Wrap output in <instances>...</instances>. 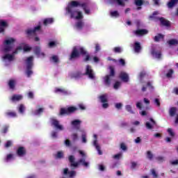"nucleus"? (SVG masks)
I'll return each mask as SVG.
<instances>
[{"label": "nucleus", "mask_w": 178, "mask_h": 178, "mask_svg": "<svg viewBox=\"0 0 178 178\" xmlns=\"http://www.w3.org/2000/svg\"><path fill=\"white\" fill-rule=\"evenodd\" d=\"M147 33H148V31L147 29H138L134 31V33L135 34V35H138V36L145 35H147Z\"/></svg>", "instance_id": "b1692460"}, {"label": "nucleus", "mask_w": 178, "mask_h": 178, "mask_svg": "<svg viewBox=\"0 0 178 178\" xmlns=\"http://www.w3.org/2000/svg\"><path fill=\"white\" fill-rule=\"evenodd\" d=\"M178 3V0H170L168 3V8H173L175 5H177Z\"/></svg>", "instance_id": "58836bf2"}, {"label": "nucleus", "mask_w": 178, "mask_h": 178, "mask_svg": "<svg viewBox=\"0 0 178 178\" xmlns=\"http://www.w3.org/2000/svg\"><path fill=\"white\" fill-rule=\"evenodd\" d=\"M54 23V18H46L43 21V24L44 26H48V24H52Z\"/></svg>", "instance_id": "c9c22d12"}, {"label": "nucleus", "mask_w": 178, "mask_h": 178, "mask_svg": "<svg viewBox=\"0 0 178 178\" xmlns=\"http://www.w3.org/2000/svg\"><path fill=\"white\" fill-rule=\"evenodd\" d=\"M77 6H80V1H71L65 8V15L69 16L71 19L79 20L75 24L74 27L76 30L80 31L83 30V29H86V24H84L83 21L84 18L83 11L77 8Z\"/></svg>", "instance_id": "f03ea898"}, {"label": "nucleus", "mask_w": 178, "mask_h": 178, "mask_svg": "<svg viewBox=\"0 0 178 178\" xmlns=\"http://www.w3.org/2000/svg\"><path fill=\"white\" fill-rule=\"evenodd\" d=\"M64 175H67L69 177L73 178L76 176V171L74 170L69 171L67 168H65L64 170Z\"/></svg>", "instance_id": "bb28decb"}, {"label": "nucleus", "mask_w": 178, "mask_h": 178, "mask_svg": "<svg viewBox=\"0 0 178 178\" xmlns=\"http://www.w3.org/2000/svg\"><path fill=\"white\" fill-rule=\"evenodd\" d=\"M125 109L127 111V112H129V113H134V111H133V107L130 104L126 105Z\"/></svg>", "instance_id": "49530a36"}, {"label": "nucleus", "mask_w": 178, "mask_h": 178, "mask_svg": "<svg viewBox=\"0 0 178 178\" xmlns=\"http://www.w3.org/2000/svg\"><path fill=\"white\" fill-rule=\"evenodd\" d=\"M50 61L52 63H59V57L56 55H53L50 57Z\"/></svg>", "instance_id": "72a5a7b5"}, {"label": "nucleus", "mask_w": 178, "mask_h": 178, "mask_svg": "<svg viewBox=\"0 0 178 178\" xmlns=\"http://www.w3.org/2000/svg\"><path fill=\"white\" fill-rule=\"evenodd\" d=\"M18 112L21 115H24V112H26V106H24L23 104L18 106Z\"/></svg>", "instance_id": "f704fd0d"}, {"label": "nucleus", "mask_w": 178, "mask_h": 178, "mask_svg": "<svg viewBox=\"0 0 178 178\" xmlns=\"http://www.w3.org/2000/svg\"><path fill=\"white\" fill-rule=\"evenodd\" d=\"M17 40L15 38H6L3 42L0 51L1 52V62L5 66H9L12 62L16 59L15 56L23 51L24 52H29L31 51V47L26 43H22L13 49V44H16Z\"/></svg>", "instance_id": "f257e3e1"}, {"label": "nucleus", "mask_w": 178, "mask_h": 178, "mask_svg": "<svg viewBox=\"0 0 178 178\" xmlns=\"http://www.w3.org/2000/svg\"><path fill=\"white\" fill-rule=\"evenodd\" d=\"M87 51L83 46H75L72 48V53L70 56V60H74L80 56V55H86Z\"/></svg>", "instance_id": "7ed1b4c3"}, {"label": "nucleus", "mask_w": 178, "mask_h": 178, "mask_svg": "<svg viewBox=\"0 0 178 178\" xmlns=\"http://www.w3.org/2000/svg\"><path fill=\"white\" fill-rule=\"evenodd\" d=\"M12 144H13V142H12V140H8L5 145L6 148H9V147H12Z\"/></svg>", "instance_id": "13d9d810"}, {"label": "nucleus", "mask_w": 178, "mask_h": 178, "mask_svg": "<svg viewBox=\"0 0 178 178\" xmlns=\"http://www.w3.org/2000/svg\"><path fill=\"white\" fill-rule=\"evenodd\" d=\"M143 102L144 104H145V105H149V104H151V102L149 101V99L145 97L143 99Z\"/></svg>", "instance_id": "338daca9"}, {"label": "nucleus", "mask_w": 178, "mask_h": 178, "mask_svg": "<svg viewBox=\"0 0 178 178\" xmlns=\"http://www.w3.org/2000/svg\"><path fill=\"white\" fill-rule=\"evenodd\" d=\"M168 132L169 134V135L171 136V137H175V132L173 131V130L170 128H169L168 129Z\"/></svg>", "instance_id": "052dcab7"}, {"label": "nucleus", "mask_w": 178, "mask_h": 178, "mask_svg": "<svg viewBox=\"0 0 178 178\" xmlns=\"http://www.w3.org/2000/svg\"><path fill=\"white\" fill-rule=\"evenodd\" d=\"M59 44V42L57 40L51 41L49 43V48H54V47H56Z\"/></svg>", "instance_id": "37998d69"}, {"label": "nucleus", "mask_w": 178, "mask_h": 178, "mask_svg": "<svg viewBox=\"0 0 178 178\" xmlns=\"http://www.w3.org/2000/svg\"><path fill=\"white\" fill-rule=\"evenodd\" d=\"M76 111H77V108L74 106L61 108L60 115H70V113H73V112H76Z\"/></svg>", "instance_id": "9d476101"}, {"label": "nucleus", "mask_w": 178, "mask_h": 178, "mask_svg": "<svg viewBox=\"0 0 178 178\" xmlns=\"http://www.w3.org/2000/svg\"><path fill=\"white\" fill-rule=\"evenodd\" d=\"M15 159H16V154L13 153L7 154L4 158L6 162H12V161H15Z\"/></svg>", "instance_id": "aec40b11"}, {"label": "nucleus", "mask_w": 178, "mask_h": 178, "mask_svg": "<svg viewBox=\"0 0 178 178\" xmlns=\"http://www.w3.org/2000/svg\"><path fill=\"white\" fill-rule=\"evenodd\" d=\"M6 115L8 118H17V114L16 113V112H13V111H8V112L6 113Z\"/></svg>", "instance_id": "ea45409f"}, {"label": "nucleus", "mask_w": 178, "mask_h": 178, "mask_svg": "<svg viewBox=\"0 0 178 178\" xmlns=\"http://www.w3.org/2000/svg\"><path fill=\"white\" fill-rule=\"evenodd\" d=\"M147 88H149V90H152L154 88L151 84V82H147L146 86H143L142 88V91H147Z\"/></svg>", "instance_id": "4c0bfd02"}, {"label": "nucleus", "mask_w": 178, "mask_h": 178, "mask_svg": "<svg viewBox=\"0 0 178 178\" xmlns=\"http://www.w3.org/2000/svg\"><path fill=\"white\" fill-rule=\"evenodd\" d=\"M115 106L116 109H122V107L123 106V104L115 103Z\"/></svg>", "instance_id": "bf43d9fd"}, {"label": "nucleus", "mask_w": 178, "mask_h": 178, "mask_svg": "<svg viewBox=\"0 0 178 178\" xmlns=\"http://www.w3.org/2000/svg\"><path fill=\"white\" fill-rule=\"evenodd\" d=\"M122 156H123V154L122 152H120L113 156V159H116L117 161H119V159H121Z\"/></svg>", "instance_id": "09e8293b"}, {"label": "nucleus", "mask_w": 178, "mask_h": 178, "mask_svg": "<svg viewBox=\"0 0 178 178\" xmlns=\"http://www.w3.org/2000/svg\"><path fill=\"white\" fill-rule=\"evenodd\" d=\"M114 52L116 54H120V52H123V48L120 47H115L113 49Z\"/></svg>", "instance_id": "603ef678"}, {"label": "nucleus", "mask_w": 178, "mask_h": 178, "mask_svg": "<svg viewBox=\"0 0 178 178\" xmlns=\"http://www.w3.org/2000/svg\"><path fill=\"white\" fill-rule=\"evenodd\" d=\"M99 99H100L101 102H102V104H104L105 102H108V95H101L99 97Z\"/></svg>", "instance_id": "79ce46f5"}, {"label": "nucleus", "mask_w": 178, "mask_h": 178, "mask_svg": "<svg viewBox=\"0 0 178 178\" xmlns=\"http://www.w3.org/2000/svg\"><path fill=\"white\" fill-rule=\"evenodd\" d=\"M16 154L19 158H23V156H26L27 151L26 150V148H24V147H19L17 149Z\"/></svg>", "instance_id": "dca6fc26"}, {"label": "nucleus", "mask_w": 178, "mask_h": 178, "mask_svg": "<svg viewBox=\"0 0 178 178\" xmlns=\"http://www.w3.org/2000/svg\"><path fill=\"white\" fill-rule=\"evenodd\" d=\"M110 16L113 19H118L120 16V14L118 10H110Z\"/></svg>", "instance_id": "c756f323"}, {"label": "nucleus", "mask_w": 178, "mask_h": 178, "mask_svg": "<svg viewBox=\"0 0 178 178\" xmlns=\"http://www.w3.org/2000/svg\"><path fill=\"white\" fill-rule=\"evenodd\" d=\"M129 0H115L118 5H120V6H124L126 5V2H127Z\"/></svg>", "instance_id": "a18cd8bd"}, {"label": "nucleus", "mask_w": 178, "mask_h": 178, "mask_svg": "<svg viewBox=\"0 0 178 178\" xmlns=\"http://www.w3.org/2000/svg\"><path fill=\"white\" fill-rule=\"evenodd\" d=\"M50 123L51 126H54V127H55V129H57V130H60L62 131L65 129L63 125L59 124V122L55 118H51L50 119Z\"/></svg>", "instance_id": "9b49d317"}, {"label": "nucleus", "mask_w": 178, "mask_h": 178, "mask_svg": "<svg viewBox=\"0 0 178 178\" xmlns=\"http://www.w3.org/2000/svg\"><path fill=\"white\" fill-rule=\"evenodd\" d=\"M71 137L73 140V141H76V140H79V134L77 132H74L72 135Z\"/></svg>", "instance_id": "5fc2aeb1"}, {"label": "nucleus", "mask_w": 178, "mask_h": 178, "mask_svg": "<svg viewBox=\"0 0 178 178\" xmlns=\"http://www.w3.org/2000/svg\"><path fill=\"white\" fill-rule=\"evenodd\" d=\"M158 15H159V11H156L153 13L152 15L149 16V19H151L152 20H155L156 22V20H159L162 26H165L166 27H169V26H170V22L168 21L167 19H165V18L163 17H157Z\"/></svg>", "instance_id": "423d86ee"}, {"label": "nucleus", "mask_w": 178, "mask_h": 178, "mask_svg": "<svg viewBox=\"0 0 178 178\" xmlns=\"http://www.w3.org/2000/svg\"><path fill=\"white\" fill-rule=\"evenodd\" d=\"M85 74H86V76L90 79V80H95V73H94V70H92L91 66H86Z\"/></svg>", "instance_id": "ddd939ff"}, {"label": "nucleus", "mask_w": 178, "mask_h": 178, "mask_svg": "<svg viewBox=\"0 0 178 178\" xmlns=\"http://www.w3.org/2000/svg\"><path fill=\"white\" fill-rule=\"evenodd\" d=\"M99 51H101V44H99V43H95V54L99 52Z\"/></svg>", "instance_id": "8fccbe9b"}, {"label": "nucleus", "mask_w": 178, "mask_h": 178, "mask_svg": "<svg viewBox=\"0 0 178 178\" xmlns=\"http://www.w3.org/2000/svg\"><path fill=\"white\" fill-rule=\"evenodd\" d=\"M69 161L71 163L72 168H77V166H79V165H82L83 166H85L86 168H88V166H90V163L86 161V160L84 159H81L79 161L75 162L74 161V156H70Z\"/></svg>", "instance_id": "39448f33"}, {"label": "nucleus", "mask_w": 178, "mask_h": 178, "mask_svg": "<svg viewBox=\"0 0 178 178\" xmlns=\"http://www.w3.org/2000/svg\"><path fill=\"white\" fill-rule=\"evenodd\" d=\"M109 70H110V74L106 75L103 78V81L104 83V85L107 86L108 87H109L111 86L112 79H113V76H115V70H113V67H110Z\"/></svg>", "instance_id": "0eeeda50"}, {"label": "nucleus", "mask_w": 178, "mask_h": 178, "mask_svg": "<svg viewBox=\"0 0 178 178\" xmlns=\"http://www.w3.org/2000/svg\"><path fill=\"white\" fill-rule=\"evenodd\" d=\"M136 108H138V109H143V103H141V102H138L136 103Z\"/></svg>", "instance_id": "680f3d73"}, {"label": "nucleus", "mask_w": 178, "mask_h": 178, "mask_svg": "<svg viewBox=\"0 0 178 178\" xmlns=\"http://www.w3.org/2000/svg\"><path fill=\"white\" fill-rule=\"evenodd\" d=\"M144 77H145V72H140L138 76V79H139L140 83H141V84L145 83Z\"/></svg>", "instance_id": "e433bc0d"}, {"label": "nucleus", "mask_w": 178, "mask_h": 178, "mask_svg": "<svg viewBox=\"0 0 178 178\" xmlns=\"http://www.w3.org/2000/svg\"><path fill=\"white\" fill-rule=\"evenodd\" d=\"M79 131L81 133V143H83V144H87V132L86 129H81Z\"/></svg>", "instance_id": "412c9836"}, {"label": "nucleus", "mask_w": 178, "mask_h": 178, "mask_svg": "<svg viewBox=\"0 0 178 178\" xmlns=\"http://www.w3.org/2000/svg\"><path fill=\"white\" fill-rule=\"evenodd\" d=\"M151 54L155 59H161L162 58V54L161 53V49L153 47L151 50Z\"/></svg>", "instance_id": "f8f14e48"}, {"label": "nucleus", "mask_w": 178, "mask_h": 178, "mask_svg": "<svg viewBox=\"0 0 178 178\" xmlns=\"http://www.w3.org/2000/svg\"><path fill=\"white\" fill-rule=\"evenodd\" d=\"M134 1H135V5H136V6H141V5L144 3V1H143V0H134Z\"/></svg>", "instance_id": "6e6d98bb"}, {"label": "nucleus", "mask_w": 178, "mask_h": 178, "mask_svg": "<svg viewBox=\"0 0 178 178\" xmlns=\"http://www.w3.org/2000/svg\"><path fill=\"white\" fill-rule=\"evenodd\" d=\"M93 142L92 144L94 147H95L99 155H101L102 154V152L101 151V147H99V145H98V138L97 136V134L93 135Z\"/></svg>", "instance_id": "2eb2a0df"}, {"label": "nucleus", "mask_w": 178, "mask_h": 178, "mask_svg": "<svg viewBox=\"0 0 178 178\" xmlns=\"http://www.w3.org/2000/svg\"><path fill=\"white\" fill-rule=\"evenodd\" d=\"M9 27V23L5 19H0V34H3L6 29Z\"/></svg>", "instance_id": "4468645a"}, {"label": "nucleus", "mask_w": 178, "mask_h": 178, "mask_svg": "<svg viewBox=\"0 0 178 178\" xmlns=\"http://www.w3.org/2000/svg\"><path fill=\"white\" fill-rule=\"evenodd\" d=\"M121 86H122V82L117 81L113 84V88H114V90H118V88H120Z\"/></svg>", "instance_id": "c03bdc74"}, {"label": "nucleus", "mask_w": 178, "mask_h": 178, "mask_svg": "<svg viewBox=\"0 0 178 178\" xmlns=\"http://www.w3.org/2000/svg\"><path fill=\"white\" fill-rule=\"evenodd\" d=\"M51 137H52V138H56L58 137V132L52 131L51 132Z\"/></svg>", "instance_id": "774afa93"}, {"label": "nucleus", "mask_w": 178, "mask_h": 178, "mask_svg": "<svg viewBox=\"0 0 178 178\" xmlns=\"http://www.w3.org/2000/svg\"><path fill=\"white\" fill-rule=\"evenodd\" d=\"M120 79H121V80L124 81V83H128L129 80H130L129 74H127L126 72H120Z\"/></svg>", "instance_id": "a211bd4d"}, {"label": "nucleus", "mask_w": 178, "mask_h": 178, "mask_svg": "<svg viewBox=\"0 0 178 178\" xmlns=\"http://www.w3.org/2000/svg\"><path fill=\"white\" fill-rule=\"evenodd\" d=\"M34 52L38 58H44L45 56V54L41 52V49H40V47H35Z\"/></svg>", "instance_id": "393cba45"}, {"label": "nucleus", "mask_w": 178, "mask_h": 178, "mask_svg": "<svg viewBox=\"0 0 178 178\" xmlns=\"http://www.w3.org/2000/svg\"><path fill=\"white\" fill-rule=\"evenodd\" d=\"M70 76L71 77V79H79V77H81V72H72L70 74Z\"/></svg>", "instance_id": "7c9ffc66"}, {"label": "nucleus", "mask_w": 178, "mask_h": 178, "mask_svg": "<svg viewBox=\"0 0 178 178\" xmlns=\"http://www.w3.org/2000/svg\"><path fill=\"white\" fill-rule=\"evenodd\" d=\"M170 116H175V115H177L176 120H175V124H178V114H177V108L175 107H172L170 109Z\"/></svg>", "instance_id": "5701e85b"}, {"label": "nucleus", "mask_w": 178, "mask_h": 178, "mask_svg": "<svg viewBox=\"0 0 178 178\" xmlns=\"http://www.w3.org/2000/svg\"><path fill=\"white\" fill-rule=\"evenodd\" d=\"M54 92L56 94H59L60 95H67V94H69V92L63 88H56L54 89Z\"/></svg>", "instance_id": "f3484780"}, {"label": "nucleus", "mask_w": 178, "mask_h": 178, "mask_svg": "<svg viewBox=\"0 0 178 178\" xmlns=\"http://www.w3.org/2000/svg\"><path fill=\"white\" fill-rule=\"evenodd\" d=\"M45 108L44 107H38L35 111H32V115L34 116H40V115H42L44 113V111Z\"/></svg>", "instance_id": "4be33fe9"}, {"label": "nucleus", "mask_w": 178, "mask_h": 178, "mask_svg": "<svg viewBox=\"0 0 178 178\" xmlns=\"http://www.w3.org/2000/svg\"><path fill=\"white\" fill-rule=\"evenodd\" d=\"M120 148L122 151H126L127 149V146L124 143H121Z\"/></svg>", "instance_id": "e2e57ef3"}, {"label": "nucleus", "mask_w": 178, "mask_h": 178, "mask_svg": "<svg viewBox=\"0 0 178 178\" xmlns=\"http://www.w3.org/2000/svg\"><path fill=\"white\" fill-rule=\"evenodd\" d=\"M79 6H82L85 15H91V13H92V11H91V9H90V6H91V1L90 0L80 1Z\"/></svg>", "instance_id": "6e6552de"}, {"label": "nucleus", "mask_w": 178, "mask_h": 178, "mask_svg": "<svg viewBox=\"0 0 178 178\" xmlns=\"http://www.w3.org/2000/svg\"><path fill=\"white\" fill-rule=\"evenodd\" d=\"M168 45H178V40L171 39L168 41Z\"/></svg>", "instance_id": "a19ab883"}, {"label": "nucleus", "mask_w": 178, "mask_h": 178, "mask_svg": "<svg viewBox=\"0 0 178 178\" xmlns=\"http://www.w3.org/2000/svg\"><path fill=\"white\" fill-rule=\"evenodd\" d=\"M8 130H9V126L6 125L5 127H3V129H2V133H8Z\"/></svg>", "instance_id": "69168bd1"}, {"label": "nucleus", "mask_w": 178, "mask_h": 178, "mask_svg": "<svg viewBox=\"0 0 178 178\" xmlns=\"http://www.w3.org/2000/svg\"><path fill=\"white\" fill-rule=\"evenodd\" d=\"M149 120L150 122H147L145 123V126L147 129H148L149 130H152V129H154V127L156 126V122L152 118H150Z\"/></svg>", "instance_id": "6ab92c4d"}, {"label": "nucleus", "mask_w": 178, "mask_h": 178, "mask_svg": "<svg viewBox=\"0 0 178 178\" xmlns=\"http://www.w3.org/2000/svg\"><path fill=\"white\" fill-rule=\"evenodd\" d=\"M151 175H152L153 178L159 177V175H158V172H156V170H155V169H152L151 170Z\"/></svg>", "instance_id": "de8ad7c7"}, {"label": "nucleus", "mask_w": 178, "mask_h": 178, "mask_svg": "<svg viewBox=\"0 0 178 178\" xmlns=\"http://www.w3.org/2000/svg\"><path fill=\"white\" fill-rule=\"evenodd\" d=\"M163 38H165V35L159 33L157 35L154 37V40L156 42H159V41H163Z\"/></svg>", "instance_id": "473e14b6"}, {"label": "nucleus", "mask_w": 178, "mask_h": 178, "mask_svg": "<svg viewBox=\"0 0 178 178\" xmlns=\"http://www.w3.org/2000/svg\"><path fill=\"white\" fill-rule=\"evenodd\" d=\"M172 74H173V71H172V70H170L168 72L166 76H167V77H168V79H170V77H172Z\"/></svg>", "instance_id": "0e129e2a"}, {"label": "nucleus", "mask_w": 178, "mask_h": 178, "mask_svg": "<svg viewBox=\"0 0 178 178\" xmlns=\"http://www.w3.org/2000/svg\"><path fill=\"white\" fill-rule=\"evenodd\" d=\"M134 49L136 54L141 52V44L138 42H135L134 44Z\"/></svg>", "instance_id": "a878e982"}, {"label": "nucleus", "mask_w": 178, "mask_h": 178, "mask_svg": "<svg viewBox=\"0 0 178 178\" xmlns=\"http://www.w3.org/2000/svg\"><path fill=\"white\" fill-rule=\"evenodd\" d=\"M72 126L77 129L80 124H81V120H74L71 122Z\"/></svg>", "instance_id": "2f4dec72"}, {"label": "nucleus", "mask_w": 178, "mask_h": 178, "mask_svg": "<svg viewBox=\"0 0 178 178\" xmlns=\"http://www.w3.org/2000/svg\"><path fill=\"white\" fill-rule=\"evenodd\" d=\"M56 159H62V158H63V152L62 151L58 152L57 154H56Z\"/></svg>", "instance_id": "3c124183"}, {"label": "nucleus", "mask_w": 178, "mask_h": 178, "mask_svg": "<svg viewBox=\"0 0 178 178\" xmlns=\"http://www.w3.org/2000/svg\"><path fill=\"white\" fill-rule=\"evenodd\" d=\"M23 99V96L22 95H13L11 97V101L13 102H17V101H22Z\"/></svg>", "instance_id": "cd10ccee"}, {"label": "nucleus", "mask_w": 178, "mask_h": 178, "mask_svg": "<svg viewBox=\"0 0 178 178\" xmlns=\"http://www.w3.org/2000/svg\"><path fill=\"white\" fill-rule=\"evenodd\" d=\"M154 104L157 106V108H159V106H161V99L158 98L154 99Z\"/></svg>", "instance_id": "864d4df0"}, {"label": "nucleus", "mask_w": 178, "mask_h": 178, "mask_svg": "<svg viewBox=\"0 0 178 178\" xmlns=\"http://www.w3.org/2000/svg\"><path fill=\"white\" fill-rule=\"evenodd\" d=\"M26 74L30 77L33 74V66H34V56H31L25 59Z\"/></svg>", "instance_id": "20e7f679"}, {"label": "nucleus", "mask_w": 178, "mask_h": 178, "mask_svg": "<svg viewBox=\"0 0 178 178\" xmlns=\"http://www.w3.org/2000/svg\"><path fill=\"white\" fill-rule=\"evenodd\" d=\"M147 157L151 161V159L154 158V154H152V152H151L150 151H148L147 152Z\"/></svg>", "instance_id": "4d7b16f0"}, {"label": "nucleus", "mask_w": 178, "mask_h": 178, "mask_svg": "<svg viewBox=\"0 0 178 178\" xmlns=\"http://www.w3.org/2000/svg\"><path fill=\"white\" fill-rule=\"evenodd\" d=\"M41 33V26H38L34 29H29L26 30V33L28 37H31V35H37V34H40Z\"/></svg>", "instance_id": "1a4fd4ad"}, {"label": "nucleus", "mask_w": 178, "mask_h": 178, "mask_svg": "<svg viewBox=\"0 0 178 178\" xmlns=\"http://www.w3.org/2000/svg\"><path fill=\"white\" fill-rule=\"evenodd\" d=\"M16 83H17V81H16V79H10L8 81V87L10 88V90H15V87L16 86Z\"/></svg>", "instance_id": "c85d7f7f"}]
</instances>
